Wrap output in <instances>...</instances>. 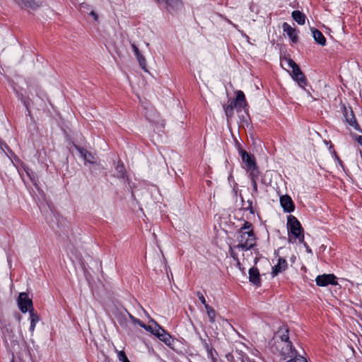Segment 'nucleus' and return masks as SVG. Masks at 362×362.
<instances>
[{"label": "nucleus", "instance_id": "obj_39", "mask_svg": "<svg viewBox=\"0 0 362 362\" xmlns=\"http://www.w3.org/2000/svg\"><path fill=\"white\" fill-rule=\"evenodd\" d=\"M242 362H250V361L247 358H242Z\"/></svg>", "mask_w": 362, "mask_h": 362}, {"label": "nucleus", "instance_id": "obj_30", "mask_svg": "<svg viewBox=\"0 0 362 362\" xmlns=\"http://www.w3.org/2000/svg\"><path fill=\"white\" fill-rule=\"evenodd\" d=\"M129 318L130 320H132V322L134 324H138L141 327V325H143L144 323L140 321L139 320L136 319V317H134L133 315H129Z\"/></svg>", "mask_w": 362, "mask_h": 362}, {"label": "nucleus", "instance_id": "obj_17", "mask_svg": "<svg viewBox=\"0 0 362 362\" xmlns=\"http://www.w3.org/2000/svg\"><path fill=\"white\" fill-rule=\"evenodd\" d=\"M292 18L299 25H304L305 23V16L300 11H293L292 12Z\"/></svg>", "mask_w": 362, "mask_h": 362}, {"label": "nucleus", "instance_id": "obj_4", "mask_svg": "<svg viewBox=\"0 0 362 362\" xmlns=\"http://www.w3.org/2000/svg\"><path fill=\"white\" fill-rule=\"evenodd\" d=\"M341 108L346 122L349 124L351 127H353L355 130L361 131L360 127L354 117L351 108L349 107H347L344 105H341Z\"/></svg>", "mask_w": 362, "mask_h": 362}, {"label": "nucleus", "instance_id": "obj_15", "mask_svg": "<svg viewBox=\"0 0 362 362\" xmlns=\"http://www.w3.org/2000/svg\"><path fill=\"white\" fill-rule=\"evenodd\" d=\"M29 313H30V330L31 332H33L37 322H38L40 320V317L37 315V313L34 311L33 308H32L29 310Z\"/></svg>", "mask_w": 362, "mask_h": 362}, {"label": "nucleus", "instance_id": "obj_33", "mask_svg": "<svg viewBox=\"0 0 362 362\" xmlns=\"http://www.w3.org/2000/svg\"><path fill=\"white\" fill-rule=\"evenodd\" d=\"M252 187H253V192L255 193H257V180H253L252 181Z\"/></svg>", "mask_w": 362, "mask_h": 362}, {"label": "nucleus", "instance_id": "obj_20", "mask_svg": "<svg viewBox=\"0 0 362 362\" xmlns=\"http://www.w3.org/2000/svg\"><path fill=\"white\" fill-rule=\"evenodd\" d=\"M158 338L168 346L171 344L172 337L167 332L163 334L158 333Z\"/></svg>", "mask_w": 362, "mask_h": 362}, {"label": "nucleus", "instance_id": "obj_6", "mask_svg": "<svg viewBox=\"0 0 362 362\" xmlns=\"http://www.w3.org/2000/svg\"><path fill=\"white\" fill-rule=\"evenodd\" d=\"M288 226L289 228L290 232L294 236H299V235L303 232L300 222L293 216L290 215L288 217Z\"/></svg>", "mask_w": 362, "mask_h": 362}, {"label": "nucleus", "instance_id": "obj_38", "mask_svg": "<svg viewBox=\"0 0 362 362\" xmlns=\"http://www.w3.org/2000/svg\"><path fill=\"white\" fill-rule=\"evenodd\" d=\"M305 247H306L307 252L311 253V249L308 246L306 243H304Z\"/></svg>", "mask_w": 362, "mask_h": 362}, {"label": "nucleus", "instance_id": "obj_1", "mask_svg": "<svg viewBox=\"0 0 362 362\" xmlns=\"http://www.w3.org/2000/svg\"><path fill=\"white\" fill-rule=\"evenodd\" d=\"M237 240L238 244L233 247H230L229 252L230 256L237 261L238 265H240V263L235 250L247 252L256 245L255 235L252 224L250 222L245 221L243 226L239 229Z\"/></svg>", "mask_w": 362, "mask_h": 362}, {"label": "nucleus", "instance_id": "obj_29", "mask_svg": "<svg viewBox=\"0 0 362 362\" xmlns=\"http://www.w3.org/2000/svg\"><path fill=\"white\" fill-rule=\"evenodd\" d=\"M141 327L144 328L146 331L151 332L153 334H154V324L152 323L151 325H146L144 324L141 325Z\"/></svg>", "mask_w": 362, "mask_h": 362}, {"label": "nucleus", "instance_id": "obj_32", "mask_svg": "<svg viewBox=\"0 0 362 362\" xmlns=\"http://www.w3.org/2000/svg\"><path fill=\"white\" fill-rule=\"evenodd\" d=\"M132 47L136 56H139L141 54L139 50V48L134 44L132 45Z\"/></svg>", "mask_w": 362, "mask_h": 362}, {"label": "nucleus", "instance_id": "obj_7", "mask_svg": "<svg viewBox=\"0 0 362 362\" xmlns=\"http://www.w3.org/2000/svg\"><path fill=\"white\" fill-rule=\"evenodd\" d=\"M316 284L319 286H326L329 284L337 285L336 276L334 274H322L317 276Z\"/></svg>", "mask_w": 362, "mask_h": 362}, {"label": "nucleus", "instance_id": "obj_36", "mask_svg": "<svg viewBox=\"0 0 362 362\" xmlns=\"http://www.w3.org/2000/svg\"><path fill=\"white\" fill-rule=\"evenodd\" d=\"M226 358L228 361H232L233 359V356L231 354H227Z\"/></svg>", "mask_w": 362, "mask_h": 362}, {"label": "nucleus", "instance_id": "obj_16", "mask_svg": "<svg viewBox=\"0 0 362 362\" xmlns=\"http://www.w3.org/2000/svg\"><path fill=\"white\" fill-rule=\"evenodd\" d=\"M76 149L79 152L81 157L83 158V159L88 163H93L95 162L93 156L86 149L78 146L76 147Z\"/></svg>", "mask_w": 362, "mask_h": 362}, {"label": "nucleus", "instance_id": "obj_37", "mask_svg": "<svg viewBox=\"0 0 362 362\" xmlns=\"http://www.w3.org/2000/svg\"><path fill=\"white\" fill-rule=\"evenodd\" d=\"M356 140L358 141V143H360V144L362 145V136H358L357 138H356Z\"/></svg>", "mask_w": 362, "mask_h": 362}, {"label": "nucleus", "instance_id": "obj_34", "mask_svg": "<svg viewBox=\"0 0 362 362\" xmlns=\"http://www.w3.org/2000/svg\"><path fill=\"white\" fill-rule=\"evenodd\" d=\"M295 237L296 238H298L300 243H303V244L305 243H304V235L303 233L300 235H299V236H295Z\"/></svg>", "mask_w": 362, "mask_h": 362}, {"label": "nucleus", "instance_id": "obj_35", "mask_svg": "<svg viewBox=\"0 0 362 362\" xmlns=\"http://www.w3.org/2000/svg\"><path fill=\"white\" fill-rule=\"evenodd\" d=\"M90 15L91 16H93L95 21H97V20H98V15H97V13H96L95 11H92L90 13Z\"/></svg>", "mask_w": 362, "mask_h": 362}, {"label": "nucleus", "instance_id": "obj_9", "mask_svg": "<svg viewBox=\"0 0 362 362\" xmlns=\"http://www.w3.org/2000/svg\"><path fill=\"white\" fill-rule=\"evenodd\" d=\"M18 3L22 8L33 11L36 10L41 6V3L40 1H36L35 0H20Z\"/></svg>", "mask_w": 362, "mask_h": 362}, {"label": "nucleus", "instance_id": "obj_12", "mask_svg": "<svg viewBox=\"0 0 362 362\" xmlns=\"http://www.w3.org/2000/svg\"><path fill=\"white\" fill-rule=\"evenodd\" d=\"M241 158L243 162L246 165L247 169L254 168L256 165L255 159L254 156H250L246 151H241Z\"/></svg>", "mask_w": 362, "mask_h": 362}, {"label": "nucleus", "instance_id": "obj_18", "mask_svg": "<svg viewBox=\"0 0 362 362\" xmlns=\"http://www.w3.org/2000/svg\"><path fill=\"white\" fill-rule=\"evenodd\" d=\"M237 95L235 100L234 101H236V103L240 107H243L247 105V103L245 100V97L243 91L238 90L237 91Z\"/></svg>", "mask_w": 362, "mask_h": 362}, {"label": "nucleus", "instance_id": "obj_21", "mask_svg": "<svg viewBox=\"0 0 362 362\" xmlns=\"http://www.w3.org/2000/svg\"><path fill=\"white\" fill-rule=\"evenodd\" d=\"M205 308L206 310L207 315L209 318L210 322L211 323H214L215 322V318L216 316V313L215 310L209 305H206Z\"/></svg>", "mask_w": 362, "mask_h": 362}, {"label": "nucleus", "instance_id": "obj_3", "mask_svg": "<svg viewBox=\"0 0 362 362\" xmlns=\"http://www.w3.org/2000/svg\"><path fill=\"white\" fill-rule=\"evenodd\" d=\"M276 349L284 359L288 357L291 358L297 355L296 351L293 348L291 341H277Z\"/></svg>", "mask_w": 362, "mask_h": 362}, {"label": "nucleus", "instance_id": "obj_8", "mask_svg": "<svg viewBox=\"0 0 362 362\" xmlns=\"http://www.w3.org/2000/svg\"><path fill=\"white\" fill-rule=\"evenodd\" d=\"M280 203L286 212H292L295 209L293 202L288 195L281 196L280 198Z\"/></svg>", "mask_w": 362, "mask_h": 362}, {"label": "nucleus", "instance_id": "obj_13", "mask_svg": "<svg viewBox=\"0 0 362 362\" xmlns=\"http://www.w3.org/2000/svg\"><path fill=\"white\" fill-rule=\"evenodd\" d=\"M287 262L285 259L279 257L278 263L273 267L272 274L273 276L277 275L279 273L285 271L287 268Z\"/></svg>", "mask_w": 362, "mask_h": 362}, {"label": "nucleus", "instance_id": "obj_22", "mask_svg": "<svg viewBox=\"0 0 362 362\" xmlns=\"http://www.w3.org/2000/svg\"><path fill=\"white\" fill-rule=\"evenodd\" d=\"M250 172V177L251 180H257L259 177V171L255 165L254 168L247 169Z\"/></svg>", "mask_w": 362, "mask_h": 362}, {"label": "nucleus", "instance_id": "obj_24", "mask_svg": "<svg viewBox=\"0 0 362 362\" xmlns=\"http://www.w3.org/2000/svg\"><path fill=\"white\" fill-rule=\"evenodd\" d=\"M116 171L119 177H124L125 169L123 165L118 163L116 166Z\"/></svg>", "mask_w": 362, "mask_h": 362}, {"label": "nucleus", "instance_id": "obj_31", "mask_svg": "<svg viewBox=\"0 0 362 362\" xmlns=\"http://www.w3.org/2000/svg\"><path fill=\"white\" fill-rule=\"evenodd\" d=\"M197 296H198L199 299L200 300V301L202 302V303L204 304V307H206V305H208V304L206 303L204 296L199 291H198Z\"/></svg>", "mask_w": 362, "mask_h": 362}, {"label": "nucleus", "instance_id": "obj_26", "mask_svg": "<svg viewBox=\"0 0 362 362\" xmlns=\"http://www.w3.org/2000/svg\"><path fill=\"white\" fill-rule=\"evenodd\" d=\"M279 341H290L288 337V329H285L281 335L280 340Z\"/></svg>", "mask_w": 362, "mask_h": 362}, {"label": "nucleus", "instance_id": "obj_11", "mask_svg": "<svg viewBox=\"0 0 362 362\" xmlns=\"http://www.w3.org/2000/svg\"><path fill=\"white\" fill-rule=\"evenodd\" d=\"M249 279L250 281L255 285L259 286L261 284L259 270L255 267H252L249 270Z\"/></svg>", "mask_w": 362, "mask_h": 362}, {"label": "nucleus", "instance_id": "obj_27", "mask_svg": "<svg viewBox=\"0 0 362 362\" xmlns=\"http://www.w3.org/2000/svg\"><path fill=\"white\" fill-rule=\"evenodd\" d=\"M118 358L122 362H130L123 351L118 352Z\"/></svg>", "mask_w": 362, "mask_h": 362}, {"label": "nucleus", "instance_id": "obj_10", "mask_svg": "<svg viewBox=\"0 0 362 362\" xmlns=\"http://www.w3.org/2000/svg\"><path fill=\"white\" fill-rule=\"evenodd\" d=\"M283 30L285 32L293 42H297L298 40V35L295 28H292L287 23H284Z\"/></svg>", "mask_w": 362, "mask_h": 362}, {"label": "nucleus", "instance_id": "obj_28", "mask_svg": "<svg viewBox=\"0 0 362 362\" xmlns=\"http://www.w3.org/2000/svg\"><path fill=\"white\" fill-rule=\"evenodd\" d=\"M136 58L140 66L142 67L143 69H145L146 59L141 54H140L139 56H136Z\"/></svg>", "mask_w": 362, "mask_h": 362}, {"label": "nucleus", "instance_id": "obj_2", "mask_svg": "<svg viewBox=\"0 0 362 362\" xmlns=\"http://www.w3.org/2000/svg\"><path fill=\"white\" fill-rule=\"evenodd\" d=\"M284 61L286 65L292 69V78L298 82L299 86L304 88V86L307 84V81L298 65L291 58L285 57Z\"/></svg>", "mask_w": 362, "mask_h": 362}, {"label": "nucleus", "instance_id": "obj_14", "mask_svg": "<svg viewBox=\"0 0 362 362\" xmlns=\"http://www.w3.org/2000/svg\"><path fill=\"white\" fill-rule=\"evenodd\" d=\"M311 30L315 40L320 45H325L326 39L322 33L316 28H312Z\"/></svg>", "mask_w": 362, "mask_h": 362}, {"label": "nucleus", "instance_id": "obj_25", "mask_svg": "<svg viewBox=\"0 0 362 362\" xmlns=\"http://www.w3.org/2000/svg\"><path fill=\"white\" fill-rule=\"evenodd\" d=\"M286 362H308L305 358L300 356V355H296L293 358H291L289 361Z\"/></svg>", "mask_w": 362, "mask_h": 362}, {"label": "nucleus", "instance_id": "obj_40", "mask_svg": "<svg viewBox=\"0 0 362 362\" xmlns=\"http://www.w3.org/2000/svg\"><path fill=\"white\" fill-rule=\"evenodd\" d=\"M12 362H15L13 358L12 359Z\"/></svg>", "mask_w": 362, "mask_h": 362}, {"label": "nucleus", "instance_id": "obj_23", "mask_svg": "<svg viewBox=\"0 0 362 362\" xmlns=\"http://www.w3.org/2000/svg\"><path fill=\"white\" fill-rule=\"evenodd\" d=\"M152 323L154 324V335H156L158 337V333L163 334V332H165L166 331L160 327L156 321L151 320Z\"/></svg>", "mask_w": 362, "mask_h": 362}, {"label": "nucleus", "instance_id": "obj_5", "mask_svg": "<svg viewBox=\"0 0 362 362\" xmlns=\"http://www.w3.org/2000/svg\"><path fill=\"white\" fill-rule=\"evenodd\" d=\"M18 305L20 310L25 313L33 308V301L29 298L27 293H21L18 298Z\"/></svg>", "mask_w": 362, "mask_h": 362}, {"label": "nucleus", "instance_id": "obj_19", "mask_svg": "<svg viewBox=\"0 0 362 362\" xmlns=\"http://www.w3.org/2000/svg\"><path fill=\"white\" fill-rule=\"evenodd\" d=\"M237 106L238 104L236 103V101L233 100L228 105L223 107L225 113L228 118L232 117V115H233V110Z\"/></svg>", "mask_w": 362, "mask_h": 362}]
</instances>
